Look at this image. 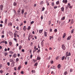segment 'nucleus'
Returning <instances> with one entry per match:
<instances>
[{"label": "nucleus", "mask_w": 75, "mask_h": 75, "mask_svg": "<svg viewBox=\"0 0 75 75\" xmlns=\"http://www.w3.org/2000/svg\"><path fill=\"white\" fill-rule=\"evenodd\" d=\"M13 33L11 32L10 33V35H12L13 34Z\"/></svg>", "instance_id": "64"}, {"label": "nucleus", "mask_w": 75, "mask_h": 75, "mask_svg": "<svg viewBox=\"0 0 75 75\" xmlns=\"http://www.w3.org/2000/svg\"><path fill=\"white\" fill-rule=\"evenodd\" d=\"M43 30H39V33H40V34H41L42 33V32Z\"/></svg>", "instance_id": "15"}, {"label": "nucleus", "mask_w": 75, "mask_h": 75, "mask_svg": "<svg viewBox=\"0 0 75 75\" xmlns=\"http://www.w3.org/2000/svg\"><path fill=\"white\" fill-rule=\"evenodd\" d=\"M9 44L10 46H11L12 45V44H13V42H9Z\"/></svg>", "instance_id": "12"}, {"label": "nucleus", "mask_w": 75, "mask_h": 75, "mask_svg": "<svg viewBox=\"0 0 75 75\" xmlns=\"http://www.w3.org/2000/svg\"><path fill=\"white\" fill-rule=\"evenodd\" d=\"M44 35L45 37H47V32L45 31L44 32Z\"/></svg>", "instance_id": "5"}, {"label": "nucleus", "mask_w": 75, "mask_h": 75, "mask_svg": "<svg viewBox=\"0 0 75 75\" xmlns=\"http://www.w3.org/2000/svg\"><path fill=\"white\" fill-rule=\"evenodd\" d=\"M16 30H19V27L18 26L16 27Z\"/></svg>", "instance_id": "42"}, {"label": "nucleus", "mask_w": 75, "mask_h": 75, "mask_svg": "<svg viewBox=\"0 0 75 75\" xmlns=\"http://www.w3.org/2000/svg\"><path fill=\"white\" fill-rule=\"evenodd\" d=\"M68 7H69L70 8H72V6H71V4L70 3L68 4L67 8L66 7V8H68Z\"/></svg>", "instance_id": "2"}, {"label": "nucleus", "mask_w": 75, "mask_h": 75, "mask_svg": "<svg viewBox=\"0 0 75 75\" xmlns=\"http://www.w3.org/2000/svg\"><path fill=\"white\" fill-rule=\"evenodd\" d=\"M24 13V9H22L21 11V13L22 14H23Z\"/></svg>", "instance_id": "10"}, {"label": "nucleus", "mask_w": 75, "mask_h": 75, "mask_svg": "<svg viewBox=\"0 0 75 75\" xmlns=\"http://www.w3.org/2000/svg\"><path fill=\"white\" fill-rule=\"evenodd\" d=\"M4 24H7V19L6 18L5 20V21H4Z\"/></svg>", "instance_id": "11"}, {"label": "nucleus", "mask_w": 75, "mask_h": 75, "mask_svg": "<svg viewBox=\"0 0 75 75\" xmlns=\"http://www.w3.org/2000/svg\"><path fill=\"white\" fill-rule=\"evenodd\" d=\"M71 54L70 52H67L66 53V56L67 57H69L71 56Z\"/></svg>", "instance_id": "1"}, {"label": "nucleus", "mask_w": 75, "mask_h": 75, "mask_svg": "<svg viewBox=\"0 0 75 75\" xmlns=\"http://www.w3.org/2000/svg\"><path fill=\"white\" fill-rule=\"evenodd\" d=\"M3 7V5H1L0 6V9L1 10H2Z\"/></svg>", "instance_id": "7"}, {"label": "nucleus", "mask_w": 75, "mask_h": 75, "mask_svg": "<svg viewBox=\"0 0 75 75\" xmlns=\"http://www.w3.org/2000/svg\"><path fill=\"white\" fill-rule=\"evenodd\" d=\"M41 44L42 46H44V42H42L41 43Z\"/></svg>", "instance_id": "56"}, {"label": "nucleus", "mask_w": 75, "mask_h": 75, "mask_svg": "<svg viewBox=\"0 0 75 75\" xmlns=\"http://www.w3.org/2000/svg\"><path fill=\"white\" fill-rule=\"evenodd\" d=\"M66 35V33H64L63 35V38H65V37Z\"/></svg>", "instance_id": "24"}, {"label": "nucleus", "mask_w": 75, "mask_h": 75, "mask_svg": "<svg viewBox=\"0 0 75 75\" xmlns=\"http://www.w3.org/2000/svg\"><path fill=\"white\" fill-rule=\"evenodd\" d=\"M57 7H57V6H54V9H56V8H57Z\"/></svg>", "instance_id": "41"}, {"label": "nucleus", "mask_w": 75, "mask_h": 75, "mask_svg": "<svg viewBox=\"0 0 75 75\" xmlns=\"http://www.w3.org/2000/svg\"><path fill=\"white\" fill-rule=\"evenodd\" d=\"M31 40V38L30 37V36H28V41H30Z\"/></svg>", "instance_id": "29"}, {"label": "nucleus", "mask_w": 75, "mask_h": 75, "mask_svg": "<svg viewBox=\"0 0 75 75\" xmlns=\"http://www.w3.org/2000/svg\"><path fill=\"white\" fill-rule=\"evenodd\" d=\"M13 57L14 58H15V57H17V55L16 54H14L13 55Z\"/></svg>", "instance_id": "26"}, {"label": "nucleus", "mask_w": 75, "mask_h": 75, "mask_svg": "<svg viewBox=\"0 0 75 75\" xmlns=\"http://www.w3.org/2000/svg\"><path fill=\"white\" fill-rule=\"evenodd\" d=\"M61 10L62 11H64V7H62L61 8Z\"/></svg>", "instance_id": "9"}, {"label": "nucleus", "mask_w": 75, "mask_h": 75, "mask_svg": "<svg viewBox=\"0 0 75 75\" xmlns=\"http://www.w3.org/2000/svg\"><path fill=\"white\" fill-rule=\"evenodd\" d=\"M50 37V40H51V39H52V36H50L49 37Z\"/></svg>", "instance_id": "47"}, {"label": "nucleus", "mask_w": 75, "mask_h": 75, "mask_svg": "<svg viewBox=\"0 0 75 75\" xmlns=\"http://www.w3.org/2000/svg\"><path fill=\"white\" fill-rule=\"evenodd\" d=\"M58 58H59V56H57L56 59V60H58Z\"/></svg>", "instance_id": "51"}, {"label": "nucleus", "mask_w": 75, "mask_h": 75, "mask_svg": "<svg viewBox=\"0 0 75 75\" xmlns=\"http://www.w3.org/2000/svg\"><path fill=\"white\" fill-rule=\"evenodd\" d=\"M3 71L2 70L0 71V74H3Z\"/></svg>", "instance_id": "38"}, {"label": "nucleus", "mask_w": 75, "mask_h": 75, "mask_svg": "<svg viewBox=\"0 0 75 75\" xmlns=\"http://www.w3.org/2000/svg\"><path fill=\"white\" fill-rule=\"evenodd\" d=\"M34 37L35 38V40H37V37L36 36H34Z\"/></svg>", "instance_id": "52"}, {"label": "nucleus", "mask_w": 75, "mask_h": 75, "mask_svg": "<svg viewBox=\"0 0 75 75\" xmlns=\"http://www.w3.org/2000/svg\"><path fill=\"white\" fill-rule=\"evenodd\" d=\"M45 10V8L44 7H43L42 8V9L41 11H43L44 10Z\"/></svg>", "instance_id": "36"}, {"label": "nucleus", "mask_w": 75, "mask_h": 75, "mask_svg": "<svg viewBox=\"0 0 75 75\" xmlns=\"http://www.w3.org/2000/svg\"><path fill=\"white\" fill-rule=\"evenodd\" d=\"M12 25L13 24L11 23H9L8 24V25L9 26V27H11Z\"/></svg>", "instance_id": "6"}, {"label": "nucleus", "mask_w": 75, "mask_h": 75, "mask_svg": "<svg viewBox=\"0 0 75 75\" xmlns=\"http://www.w3.org/2000/svg\"><path fill=\"white\" fill-rule=\"evenodd\" d=\"M50 73V71H49V70L47 71V74H49V73Z\"/></svg>", "instance_id": "53"}, {"label": "nucleus", "mask_w": 75, "mask_h": 75, "mask_svg": "<svg viewBox=\"0 0 75 75\" xmlns=\"http://www.w3.org/2000/svg\"><path fill=\"white\" fill-rule=\"evenodd\" d=\"M33 43L32 42H31L30 43V45H31V46H33Z\"/></svg>", "instance_id": "54"}, {"label": "nucleus", "mask_w": 75, "mask_h": 75, "mask_svg": "<svg viewBox=\"0 0 75 75\" xmlns=\"http://www.w3.org/2000/svg\"><path fill=\"white\" fill-rule=\"evenodd\" d=\"M57 68H61V64H59L57 66Z\"/></svg>", "instance_id": "18"}, {"label": "nucleus", "mask_w": 75, "mask_h": 75, "mask_svg": "<svg viewBox=\"0 0 75 75\" xmlns=\"http://www.w3.org/2000/svg\"><path fill=\"white\" fill-rule=\"evenodd\" d=\"M21 69V66H19L18 67V70H20Z\"/></svg>", "instance_id": "30"}, {"label": "nucleus", "mask_w": 75, "mask_h": 75, "mask_svg": "<svg viewBox=\"0 0 75 75\" xmlns=\"http://www.w3.org/2000/svg\"><path fill=\"white\" fill-rule=\"evenodd\" d=\"M9 61L10 62H11L13 61V59H9Z\"/></svg>", "instance_id": "25"}, {"label": "nucleus", "mask_w": 75, "mask_h": 75, "mask_svg": "<svg viewBox=\"0 0 75 75\" xmlns=\"http://www.w3.org/2000/svg\"><path fill=\"white\" fill-rule=\"evenodd\" d=\"M72 71H73V69H72L71 68L70 69V72H72Z\"/></svg>", "instance_id": "31"}, {"label": "nucleus", "mask_w": 75, "mask_h": 75, "mask_svg": "<svg viewBox=\"0 0 75 75\" xmlns=\"http://www.w3.org/2000/svg\"><path fill=\"white\" fill-rule=\"evenodd\" d=\"M65 56H63L62 57V60H64V59H65Z\"/></svg>", "instance_id": "33"}, {"label": "nucleus", "mask_w": 75, "mask_h": 75, "mask_svg": "<svg viewBox=\"0 0 75 75\" xmlns=\"http://www.w3.org/2000/svg\"><path fill=\"white\" fill-rule=\"evenodd\" d=\"M38 65V63H36L34 65V66H37Z\"/></svg>", "instance_id": "50"}, {"label": "nucleus", "mask_w": 75, "mask_h": 75, "mask_svg": "<svg viewBox=\"0 0 75 75\" xmlns=\"http://www.w3.org/2000/svg\"><path fill=\"white\" fill-rule=\"evenodd\" d=\"M40 49H39V50H38V51H37L38 53H39L40 52Z\"/></svg>", "instance_id": "48"}, {"label": "nucleus", "mask_w": 75, "mask_h": 75, "mask_svg": "<svg viewBox=\"0 0 75 75\" xmlns=\"http://www.w3.org/2000/svg\"><path fill=\"white\" fill-rule=\"evenodd\" d=\"M13 40H14V41H15L16 42H17V39L16 38H14Z\"/></svg>", "instance_id": "46"}, {"label": "nucleus", "mask_w": 75, "mask_h": 75, "mask_svg": "<svg viewBox=\"0 0 75 75\" xmlns=\"http://www.w3.org/2000/svg\"><path fill=\"white\" fill-rule=\"evenodd\" d=\"M17 33H14V37L15 38H16V37H17Z\"/></svg>", "instance_id": "16"}, {"label": "nucleus", "mask_w": 75, "mask_h": 75, "mask_svg": "<svg viewBox=\"0 0 75 75\" xmlns=\"http://www.w3.org/2000/svg\"><path fill=\"white\" fill-rule=\"evenodd\" d=\"M36 49H34V50L33 51V53H34V52H36Z\"/></svg>", "instance_id": "43"}, {"label": "nucleus", "mask_w": 75, "mask_h": 75, "mask_svg": "<svg viewBox=\"0 0 75 75\" xmlns=\"http://www.w3.org/2000/svg\"><path fill=\"white\" fill-rule=\"evenodd\" d=\"M7 64L8 66H10V64L9 62H7Z\"/></svg>", "instance_id": "39"}, {"label": "nucleus", "mask_w": 75, "mask_h": 75, "mask_svg": "<svg viewBox=\"0 0 75 75\" xmlns=\"http://www.w3.org/2000/svg\"><path fill=\"white\" fill-rule=\"evenodd\" d=\"M51 58V57L50 56L49 57L48 59H48V60H50V59Z\"/></svg>", "instance_id": "58"}, {"label": "nucleus", "mask_w": 75, "mask_h": 75, "mask_svg": "<svg viewBox=\"0 0 75 75\" xmlns=\"http://www.w3.org/2000/svg\"><path fill=\"white\" fill-rule=\"evenodd\" d=\"M22 48V46L21 45H20V46L19 47V50H21V48Z\"/></svg>", "instance_id": "20"}, {"label": "nucleus", "mask_w": 75, "mask_h": 75, "mask_svg": "<svg viewBox=\"0 0 75 75\" xmlns=\"http://www.w3.org/2000/svg\"><path fill=\"white\" fill-rule=\"evenodd\" d=\"M21 74H24V71H22L21 72Z\"/></svg>", "instance_id": "59"}, {"label": "nucleus", "mask_w": 75, "mask_h": 75, "mask_svg": "<svg viewBox=\"0 0 75 75\" xmlns=\"http://www.w3.org/2000/svg\"><path fill=\"white\" fill-rule=\"evenodd\" d=\"M6 42V41L4 40L3 41L1 42L2 43H5V42Z\"/></svg>", "instance_id": "57"}, {"label": "nucleus", "mask_w": 75, "mask_h": 75, "mask_svg": "<svg viewBox=\"0 0 75 75\" xmlns=\"http://www.w3.org/2000/svg\"><path fill=\"white\" fill-rule=\"evenodd\" d=\"M31 72H32V73H35V70H32L31 71Z\"/></svg>", "instance_id": "40"}, {"label": "nucleus", "mask_w": 75, "mask_h": 75, "mask_svg": "<svg viewBox=\"0 0 75 75\" xmlns=\"http://www.w3.org/2000/svg\"><path fill=\"white\" fill-rule=\"evenodd\" d=\"M74 29H72L71 30V34H72L73 33H74Z\"/></svg>", "instance_id": "19"}, {"label": "nucleus", "mask_w": 75, "mask_h": 75, "mask_svg": "<svg viewBox=\"0 0 75 75\" xmlns=\"http://www.w3.org/2000/svg\"><path fill=\"white\" fill-rule=\"evenodd\" d=\"M67 74H68V73H67V71H65L64 73V75H66Z\"/></svg>", "instance_id": "35"}, {"label": "nucleus", "mask_w": 75, "mask_h": 75, "mask_svg": "<svg viewBox=\"0 0 75 75\" xmlns=\"http://www.w3.org/2000/svg\"><path fill=\"white\" fill-rule=\"evenodd\" d=\"M3 27V25H2V24H0V27Z\"/></svg>", "instance_id": "61"}, {"label": "nucleus", "mask_w": 75, "mask_h": 75, "mask_svg": "<svg viewBox=\"0 0 75 75\" xmlns=\"http://www.w3.org/2000/svg\"><path fill=\"white\" fill-rule=\"evenodd\" d=\"M28 36H29L30 38H33V35H29Z\"/></svg>", "instance_id": "37"}, {"label": "nucleus", "mask_w": 75, "mask_h": 75, "mask_svg": "<svg viewBox=\"0 0 75 75\" xmlns=\"http://www.w3.org/2000/svg\"><path fill=\"white\" fill-rule=\"evenodd\" d=\"M62 47L63 50H65V49H66V47H65V46L63 44L62 46Z\"/></svg>", "instance_id": "3"}, {"label": "nucleus", "mask_w": 75, "mask_h": 75, "mask_svg": "<svg viewBox=\"0 0 75 75\" xmlns=\"http://www.w3.org/2000/svg\"><path fill=\"white\" fill-rule=\"evenodd\" d=\"M20 11H21V9L19 8V9H18V13H20Z\"/></svg>", "instance_id": "32"}, {"label": "nucleus", "mask_w": 75, "mask_h": 75, "mask_svg": "<svg viewBox=\"0 0 75 75\" xmlns=\"http://www.w3.org/2000/svg\"><path fill=\"white\" fill-rule=\"evenodd\" d=\"M4 56H6L8 55V53L7 52H5L4 53Z\"/></svg>", "instance_id": "17"}, {"label": "nucleus", "mask_w": 75, "mask_h": 75, "mask_svg": "<svg viewBox=\"0 0 75 75\" xmlns=\"http://www.w3.org/2000/svg\"><path fill=\"white\" fill-rule=\"evenodd\" d=\"M4 35H1V37L2 38H4Z\"/></svg>", "instance_id": "34"}, {"label": "nucleus", "mask_w": 75, "mask_h": 75, "mask_svg": "<svg viewBox=\"0 0 75 75\" xmlns=\"http://www.w3.org/2000/svg\"><path fill=\"white\" fill-rule=\"evenodd\" d=\"M54 32H56V33L57 32V29H56L55 30H54Z\"/></svg>", "instance_id": "55"}, {"label": "nucleus", "mask_w": 75, "mask_h": 75, "mask_svg": "<svg viewBox=\"0 0 75 75\" xmlns=\"http://www.w3.org/2000/svg\"><path fill=\"white\" fill-rule=\"evenodd\" d=\"M11 64V67H14V64H13V63H12Z\"/></svg>", "instance_id": "49"}, {"label": "nucleus", "mask_w": 75, "mask_h": 75, "mask_svg": "<svg viewBox=\"0 0 75 75\" xmlns=\"http://www.w3.org/2000/svg\"><path fill=\"white\" fill-rule=\"evenodd\" d=\"M68 2V1L67 0H63L62 3H65V4H67Z\"/></svg>", "instance_id": "4"}, {"label": "nucleus", "mask_w": 75, "mask_h": 75, "mask_svg": "<svg viewBox=\"0 0 75 75\" xmlns=\"http://www.w3.org/2000/svg\"><path fill=\"white\" fill-rule=\"evenodd\" d=\"M71 24H73V23H74V19H72L71 20Z\"/></svg>", "instance_id": "21"}, {"label": "nucleus", "mask_w": 75, "mask_h": 75, "mask_svg": "<svg viewBox=\"0 0 75 75\" xmlns=\"http://www.w3.org/2000/svg\"><path fill=\"white\" fill-rule=\"evenodd\" d=\"M17 2H15L13 3V5L14 6H17Z\"/></svg>", "instance_id": "8"}, {"label": "nucleus", "mask_w": 75, "mask_h": 75, "mask_svg": "<svg viewBox=\"0 0 75 75\" xmlns=\"http://www.w3.org/2000/svg\"><path fill=\"white\" fill-rule=\"evenodd\" d=\"M59 4V1H57L56 2V4H57V5H58Z\"/></svg>", "instance_id": "27"}, {"label": "nucleus", "mask_w": 75, "mask_h": 75, "mask_svg": "<svg viewBox=\"0 0 75 75\" xmlns=\"http://www.w3.org/2000/svg\"><path fill=\"white\" fill-rule=\"evenodd\" d=\"M37 60H40L41 59V57L39 56H38L37 57Z\"/></svg>", "instance_id": "14"}, {"label": "nucleus", "mask_w": 75, "mask_h": 75, "mask_svg": "<svg viewBox=\"0 0 75 75\" xmlns=\"http://www.w3.org/2000/svg\"><path fill=\"white\" fill-rule=\"evenodd\" d=\"M64 19H65V17L64 16L61 18L62 20H64Z\"/></svg>", "instance_id": "23"}, {"label": "nucleus", "mask_w": 75, "mask_h": 75, "mask_svg": "<svg viewBox=\"0 0 75 75\" xmlns=\"http://www.w3.org/2000/svg\"><path fill=\"white\" fill-rule=\"evenodd\" d=\"M10 54H13V53H14V52L12 51H10Z\"/></svg>", "instance_id": "45"}, {"label": "nucleus", "mask_w": 75, "mask_h": 75, "mask_svg": "<svg viewBox=\"0 0 75 75\" xmlns=\"http://www.w3.org/2000/svg\"><path fill=\"white\" fill-rule=\"evenodd\" d=\"M28 30H29L31 29V27L30 26H29L28 27V28L27 29Z\"/></svg>", "instance_id": "22"}, {"label": "nucleus", "mask_w": 75, "mask_h": 75, "mask_svg": "<svg viewBox=\"0 0 75 75\" xmlns=\"http://www.w3.org/2000/svg\"><path fill=\"white\" fill-rule=\"evenodd\" d=\"M18 60H19L18 58H17L16 59V62H17L18 61Z\"/></svg>", "instance_id": "44"}, {"label": "nucleus", "mask_w": 75, "mask_h": 75, "mask_svg": "<svg viewBox=\"0 0 75 75\" xmlns=\"http://www.w3.org/2000/svg\"><path fill=\"white\" fill-rule=\"evenodd\" d=\"M51 6H54V2H52L51 4Z\"/></svg>", "instance_id": "28"}, {"label": "nucleus", "mask_w": 75, "mask_h": 75, "mask_svg": "<svg viewBox=\"0 0 75 75\" xmlns=\"http://www.w3.org/2000/svg\"><path fill=\"white\" fill-rule=\"evenodd\" d=\"M51 64H53V63H54V61H51Z\"/></svg>", "instance_id": "63"}, {"label": "nucleus", "mask_w": 75, "mask_h": 75, "mask_svg": "<svg viewBox=\"0 0 75 75\" xmlns=\"http://www.w3.org/2000/svg\"><path fill=\"white\" fill-rule=\"evenodd\" d=\"M16 21H19V20L17 18L16 19Z\"/></svg>", "instance_id": "60"}, {"label": "nucleus", "mask_w": 75, "mask_h": 75, "mask_svg": "<svg viewBox=\"0 0 75 75\" xmlns=\"http://www.w3.org/2000/svg\"><path fill=\"white\" fill-rule=\"evenodd\" d=\"M71 36H69L67 38V40H69L71 39Z\"/></svg>", "instance_id": "13"}, {"label": "nucleus", "mask_w": 75, "mask_h": 75, "mask_svg": "<svg viewBox=\"0 0 75 75\" xmlns=\"http://www.w3.org/2000/svg\"><path fill=\"white\" fill-rule=\"evenodd\" d=\"M28 63H27V62H25V65H27Z\"/></svg>", "instance_id": "62"}]
</instances>
